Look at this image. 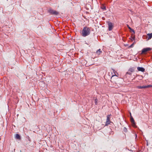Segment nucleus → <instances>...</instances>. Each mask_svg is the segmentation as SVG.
<instances>
[{
	"label": "nucleus",
	"mask_w": 152,
	"mask_h": 152,
	"mask_svg": "<svg viewBox=\"0 0 152 152\" xmlns=\"http://www.w3.org/2000/svg\"><path fill=\"white\" fill-rule=\"evenodd\" d=\"M90 29L88 27H85L83 28L81 34L83 37H85L88 35L90 33Z\"/></svg>",
	"instance_id": "nucleus-1"
},
{
	"label": "nucleus",
	"mask_w": 152,
	"mask_h": 152,
	"mask_svg": "<svg viewBox=\"0 0 152 152\" xmlns=\"http://www.w3.org/2000/svg\"><path fill=\"white\" fill-rule=\"evenodd\" d=\"M48 12L50 13L51 15H57L59 14L58 12L51 9H50L48 10Z\"/></svg>",
	"instance_id": "nucleus-2"
},
{
	"label": "nucleus",
	"mask_w": 152,
	"mask_h": 152,
	"mask_svg": "<svg viewBox=\"0 0 152 152\" xmlns=\"http://www.w3.org/2000/svg\"><path fill=\"white\" fill-rule=\"evenodd\" d=\"M111 114L108 115L107 116V120L105 124V126H107L112 122L110 121V116Z\"/></svg>",
	"instance_id": "nucleus-3"
},
{
	"label": "nucleus",
	"mask_w": 152,
	"mask_h": 152,
	"mask_svg": "<svg viewBox=\"0 0 152 152\" xmlns=\"http://www.w3.org/2000/svg\"><path fill=\"white\" fill-rule=\"evenodd\" d=\"M107 23L108 26V30L110 31L112 30L113 27V23L110 21H107Z\"/></svg>",
	"instance_id": "nucleus-4"
},
{
	"label": "nucleus",
	"mask_w": 152,
	"mask_h": 152,
	"mask_svg": "<svg viewBox=\"0 0 152 152\" xmlns=\"http://www.w3.org/2000/svg\"><path fill=\"white\" fill-rule=\"evenodd\" d=\"M130 115H131V118H130V121L132 123V125L134 127H136L137 126L136 125V123L134 119L133 118L131 115V113H130Z\"/></svg>",
	"instance_id": "nucleus-5"
},
{
	"label": "nucleus",
	"mask_w": 152,
	"mask_h": 152,
	"mask_svg": "<svg viewBox=\"0 0 152 152\" xmlns=\"http://www.w3.org/2000/svg\"><path fill=\"white\" fill-rule=\"evenodd\" d=\"M152 49L151 48H147L143 49L142 51V54L145 53L148 51L151 50Z\"/></svg>",
	"instance_id": "nucleus-6"
},
{
	"label": "nucleus",
	"mask_w": 152,
	"mask_h": 152,
	"mask_svg": "<svg viewBox=\"0 0 152 152\" xmlns=\"http://www.w3.org/2000/svg\"><path fill=\"white\" fill-rule=\"evenodd\" d=\"M137 69L139 71H141L142 72H144L145 71V69L142 67H138Z\"/></svg>",
	"instance_id": "nucleus-7"
},
{
	"label": "nucleus",
	"mask_w": 152,
	"mask_h": 152,
	"mask_svg": "<svg viewBox=\"0 0 152 152\" xmlns=\"http://www.w3.org/2000/svg\"><path fill=\"white\" fill-rule=\"evenodd\" d=\"M15 138L17 139L20 140L21 139V137L19 134H15Z\"/></svg>",
	"instance_id": "nucleus-8"
},
{
	"label": "nucleus",
	"mask_w": 152,
	"mask_h": 152,
	"mask_svg": "<svg viewBox=\"0 0 152 152\" xmlns=\"http://www.w3.org/2000/svg\"><path fill=\"white\" fill-rule=\"evenodd\" d=\"M147 35L148 36V39H150L152 37V33L148 34Z\"/></svg>",
	"instance_id": "nucleus-9"
},
{
	"label": "nucleus",
	"mask_w": 152,
	"mask_h": 152,
	"mask_svg": "<svg viewBox=\"0 0 152 152\" xmlns=\"http://www.w3.org/2000/svg\"><path fill=\"white\" fill-rule=\"evenodd\" d=\"M127 27L130 30L131 32H133L134 34L135 33L133 29H132L128 25H127Z\"/></svg>",
	"instance_id": "nucleus-10"
},
{
	"label": "nucleus",
	"mask_w": 152,
	"mask_h": 152,
	"mask_svg": "<svg viewBox=\"0 0 152 152\" xmlns=\"http://www.w3.org/2000/svg\"><path fill=\"white\" fill-rule=\"evenodd\" d=\"M134 68H131L129 70V71L131 72H133L134 71Z\"/></svg>",
	"instance_id": "nucleus-11"
},
{
	"label": "nucleus",
	"mask_w": 152,
	"mask_h": 152,
	"mask_svg": "<svg viewBox=\"0 0 152 152\" xmlns=\"http://www.w3.org/2000/svg\"><path fill=\"white\" fill-rule=\"evenodd\" d=\"M102 51L101 49H99L96 51V53L98 55L100 54L101 53H102Z\"/></svg>",
	"instance_id": "nucleus-12"
},
{
	"label": "nucleus",
	"mask_w": 152,
	"mask_h": 152,
	"mask_svg": "<svg viewBox=\"0 0 152 152\" xmlns=\"http://www.w3.org/2000/svg\"><path fill=\"white\" fill-rule=\"evenodd\" d=\"M113 72L114 73V75H113L112 76V77H113L114 76H116V75H115V70L112 69Z\"/></svg>",
	"instance_id": "nucleus-13"
},
{
	"label": "nucleus",
	"mask_w": 152,
	"mask_h": 152,
	"mask_svg": "<svg viewBox=\"0 0 152 152\" xmlns=\"http://www.w3.org/2000/svg\"><path fill=\"white\" fill-rule=\"evenodd\" d=\"M98 100L97 99H95V104L96 105L97 104Z\"/></svg>",
	"instance_id": "nucleus-14"
},
{
	"label": "nucleus",
	"mask_w": 152,
	"mask_h": 152,
	"mask_svg": "<svg viewBox=\"0 0 152 152\" xmlns=\"http://www.w3.org/2000/svg\"><path fill=\"white\" fill-rule=\"evenodd\" d=\"M124 131L125 132H127V129L125 127H124Z\"/></svg>",
	"instance_id": "nucleus-15"
},
{
	"label": "nucleus",
	"mask_w": 152,
	"mask_h": 152,
	"mask_svg": "<svg viewBox=\"0 0 152 152\" xmlns=\"http://www.w3.org/2000/svg\"><path fill=\"white\" fill-rule=\"evenodd\" d=\"M126 74H128L130 75H131L132 73L131 72H129V71L128 72H126Z\"/></svg>",
	"instance_id": "nucleus-16"
},
{
	"label": "nucleus",
	"mask_w": 152,
	"mask_h": 152,
	"mask_svg": "<svg viewBox=\"0 0 152 152\" xmlns=\"http://www.w3.org/2000/svg\"><path fill=\"white\" fill-rule=\"evenodd\" d=\"M147 88L152 87V85H148L147 86Z\"/></svg>",
	"instance_id": "nucleus-17"
},
{
	"label": "nucleus",
	"mask_w": 152,
	"mask_h": 152,
	"mask_svg": "<svg viewBox=\"0 0 152 152\" xmlns=\"http://www.w3.org/2000/svg\"><path fill=\"white\" fill-rule=\"evenodd\" d=\"M137 88L139 89H142V86H138L137 87Z\"/></svg>",
	"instance_id": "nucleus-18"
},
{
	"label": "nucleus",
	"mask_w": 152,
	"mask_h": 152,
	"mask_svg": "<svg viewBox=\"0 0 152 152\" xmlns=\"http://www.w3.org/2000/svg\"><path fill=\"white\" fill-rule=\"evenodd\" d=\"M142 88H147V86H142Z\"/></svg>",
	"instance_id": "nucleus-19"
},
{
	"label": "nucleus",
	"mask_w": 152,
	"mask_h": 152,
	"mask_svg": "<svg viewBox=\"0 0 152 152\" xmlns=\"http://www.w3.org/2000/svg\"><path fill=\"white\" fill-rule=\"evenodd\" d=\"M134 46V43H132V44L129 46V48H132Z\"/></svg>",
	"instance_id": "nucleus-20"
},
{
	"label": "nucleus",
	"mask_w": 152,
	"mask_h": 152,
	"mask_svg": "<svg viewBox=\"0 0 152 152\" xmlns=\"http://www.w3.org/2000/svg\"><path fill=\"white\" fill-rule=\"evenodd\" d=\"M102 9L104 10H106V7L105 6H104L102 8Z\"/></svg>",
	"instance_id": "nucleus-21"
},
{
	"label": "nucleus",
	"mask_w": 152,
	"mask_h": 152,
	"mask_svg": "<svg viewBox=\"0 0 152 152\" xmlns=\"http://www.w3.org/2000/svg\"><path fill=\"white\" fill-rule=\"evenodd\" d=\"M135 134V139H136V138H137V134Z\"/></svg>",
	"instance_id": "nucleus-22"
},
{
	"label": "nucleus",
	"mask_w": 152,
	"mask_h": 152,
	"mask_svg": "<svg viewBox=\"0 0 152 152\" xmlns=\"http://www.w3.org/2000/svg\"><path fill=\"white\" fill-rule=\"evenodd\" d=\"M135 37H132V39H133V40H134L135 39Z\"/></svg>",
	"instance_id": "nucleus-23"
},
{
	"label": "nucleus",
	"mask_w": 152,
	"mask_h": 152,
	"mask_svg": "<svg viewBox=\"0 0 152 152\" xmlns=\"http://www.w3.org/2000/svg\"><path fill=\"white\" fill-rule=\"evenodd\" d=\"M9 104V102H8L7 104H8V107H9V104Z\"/></svg>",
	"instance_id": "nucleus-24"
},
{
	"label": "nucleus",
	"mask_w": 152,
	"mask_h": 152,
	"mask_svg": "<svg viewBox=\"0 0 152 152\" xmlns=\"http://www.w3.org/2000/svg\"><path fill=\"white\" fill-rule=\"evenodd\" d=\"M13 68V67H11V69H12V68Z\"/></svg>",
	"instance_id": "nucleus-25"
}]
</instances>
